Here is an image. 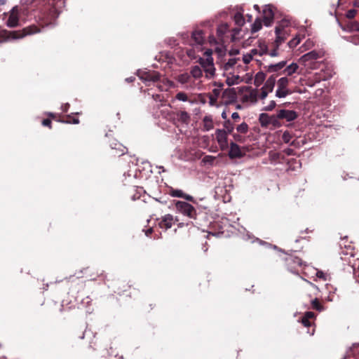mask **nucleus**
I'll use <instances>...</instances> for the list:
<instances>
[{
    "instance_id": "nucleus-16",
    "label": "nucleus",
    "mask_w": 359,
    "mask_h": 359,
    "mask_svg": "<svg viewBox=\"0 0 359 359\" xmlns=\"http://www.w3.org/2000/svg\"><path fill=\"white\" fill-rule=\"evenodd\" d=\"M173 223V216L172 215L168 214L163 217L161 222L159 223V225L161 228H165V229H168L171 228Z\"/></svg>"
},
{
    "instance_id": "nucleus-37",
    "label": "nucleus",
    "mask_w": 359,
    "mask_h": 359,
    "mask_svg": "<svg viewBox=\"0 0 359 359\" xmlns=\"http://www.w3.org/2000/svg\"><path fill=\"white\" fill-rule=\"evenodd\" d=\"M236 63V60L234 58H231L229 60V61L224 65V69L228 70L233 66H234Z\"/></svg>"
},
{
    "instance_id": "nucleus-36",
    "label": "nucleus",
    "mask_w": 359,
    "mask_h": 359,
    "mask_svg": "<svg viewBox=\"0 0 359 359\" xmlns=\"http://www.w3.org/2000/svg\"><path fill=\"white\" fill-rule=\"evenodd\" d=\"M176 99L180 101L186 102L187 101L188 97L186 93L180 92L176 95Z\"/></svg>"
},
{
    "instance_id": "nucleus-19",
    "label": "nucleus",
    "mask_w": 359,
    "mask_h": 359,
    "mask_svg": "<svg viewBox=\"0 0 359 359\" xmlns=\"http://www.w3.org/2000/svg\"><path fill=\"white\" fill-rule=\"evenodd\" d=\"M192 39L196 45H201L204 41V38L201 31H195L191 36Z\"/></svg>"
},
{
    "instance_id": "nucleus-7",
    "label": "nucleus",
    "mask_w": 359,
    "mask_h": 359,
    "mask_svg": "<svg viewBox=\"0 0 359 359\" xmlns=\"http://www.w3.org/2000/svg\"><path fill=\"white\" fill-rule=\"evenodd\" d=\"M20 8L18 6L13 7L8 13V18L6 21V26L8 27H15L19 25Z\"/></svg>"
},
{
    "instance_id": "nucleus-20",
    "label": "nucleus",
    "mask_w": 359,
    "mask_h": 359,
    "mask_svg": "<svg viewBox=\"0 0 359 359\" xmlns=\"http://www.w3.org/2000/svg\"><path fill=\"white\" fill-rule=\"evenodd\" d=\"M276 83V80L273 77L269 78L265 82L264 85L263 86L262 88L268 91L269 93H271L273 91L274 86Z\"/></svg>"
},
{
    "instance_id": "nucleus-9",
    "label": "nucleus",
    "mask_w": 359,
    "mask_h": 359,
    "mask_svg": "<svg viewBox=\"0 0 359 359\" xmlns=\"http://www.w3.org/2000/svg\"><path fill=\"white\" fill-rule=\"evenodd\" d=\"M139 77L145 83L156 82L159 79V74L154 72H142L139 73Z\"/></svg>"
},
{
    "instance_id": "nucleus-46",
    "label": "nucleus",
    "mask_w": 359,
    "mask_h": 359,
    "mask_svg": "<svg viewBox=\"0 0 359 359\" xmlns=\"http://www.w3.org/2000/svg\"><path fill=\"white\" fill-rule=\"evenodd\" d=\"M233 34H231V41H235L236 39V34H239L240 29L236 28L233 29Z\"/></svg>"
},
{
    "instance_id": "nucleus-15",
    "label": "nucleus",
    "mask_w": 359,
    "mask_h": 359,
    "mask_svg": "<svg viewBox=\"0 0 359 359\" xmlns=\"http://www.w3.org/2000/svg\"><path fill=\"white\" fill-rule=\"evenodd\" d=\"M229 156L231 158H239L242 156V152L241 151L240 147L237 144L234 142H231L230 144Z\"/></svg>"
},
{
    "instance_id": "nucleus-40",
    "label": "nucleus",
    "mask_w": 359,
    "mask_h": 359,
    "mask_svg": "<svg viewBox=\"0 0 359 359\" xmlns=\"http://www.w3.org/2000/svg\"><path fill=\"white\" fill-rule=\"evenodd\" d=\"M225 128L226 129V133H231L233 130V126L231 123L229 121L225 123Z\"/></svg>"
},
{
    "instance_id": "nucleus-33",
    "label": "nucleus",
    "mask_w": 359,
    "mask_h": 359,
    "mask_svg": "<svg viewBox=\"0 0 359 359\" xmlns=\"http://www.w3.org/2000/svg\"><path fill=\"white\" fill-rule=\"evenodd\" d=\"M348 29L351 31L359 32V22H352L348 25Z\"/></svg>"
},
{
    "instance_id": "nucleus-61",
    "label": "nucleus",
    "mask_w": 359,
    "mask_h": 359,
    "mask_svg": "<svg viewBox=\"0 0 359 359\" xmlns=\"http://www.w3.org/2000/svg\"><path fill=\"white\" fill-rule=\"evenodd\" d=\"M153 97L154 98L155 100H157V98H159L160 96L158 95H156V96L153 95Z\"/></svg>"
},
{
    "instance_id": "nucleus-53",
    "label": "nucleus",
    "mask_w": 359,
    "mask_h": 359,
    "mask_svg": "<svg viewBox=\"0 0 359 359\" xmlns=\"http://www.w3.org/2000/svg\"><path fill=\"white\" fill-rule=\"evenodd\" d=\"M231 118L233 119H239L240 118V116L238 114V113L237 112H233L232 114H231Z\"/></svg>"
},
{
    "instance_id": "nucleus-35",
    "label": "nucleus",
    "mask_w": 359,
    "mask_h": 359,
    "mask_svg": "<svg viewBox=\"0 0 359 359\" xmlns=\"http://www.w3.org/2000/svg\"><path fill=\"white\" fill-rule=\"evenodd\" d=\"M258 48L259 56L265 54L267 51V46L265 44V43H261Z\"/></svg>"
},
{
    "instance_id": "nucleus-14",
    "label": "nucleus",
    "mask_w": 359,
    "mask_h": 359,
    "mask_svg": "<svg viewBox=\"0 0 359 359\" xmlns=\"http://www.w3.org/2000/svg\"><path fill=\"white\" fill-rule=\"evenodd\" d=\"M170 195L172 197L182 198L188 201H193L194 197L191 195L184 194L181 189H171L170 191Z\"/></svg>"
},
{
    "instance_id": "nucleus-30",
    "label": "nucleus",
    "mask_w": 359,
    "mask_h": 359,
    "mask_svg": "<svg viewBox=\"0 0 359 359\" xmlns=\"http://www.w3.org/2000/svg\"><path fill=\"white\" fill-rule=\"evenodd\" d=\"M234 20H235V22L236 23L239 25V26H241L244 24V19H243V15L238 13H236L235 15H234Z\"/></svg>"
},
{
    "instance_id": "nucleus-43",
    "label": "nucleus",
    "mask_w": 359,
    "mask_h": 359,
    "mask_svg": "<svg viewBox=\"0 0 359 359\" xmlns=\"http://www.w3.org/2000/svg\"><path fill=\"white\" fill-rule=\"evenodd\" d=\"M275 107H276V102H275V101L272 100L270 102L269 105H267L264 107V109L266 111H271L273 109H274Z\"/></svg>"
},
{
    "instance_id": "nucleus-63",
    "label": "nucleus",
    "mask_w": 359,
    "mask_h": 359,
    "mask_svg": "<svg viewBox=\"0 0 359 359\" xmlns=\"http://www.w3.org/2000/svg\"><path fill=\"white\" fill-rule=\"evenodd\" d=\"M168 87L172 86V83L170 82V81H168Z\"/></svg>"
},
{
    "instance_id": "nucleus-50",
    "label": "nucleus",
    "mask_w": 359,
    "mask_h": 359,
    "mask_svg": "<svg viewBox=\"0 0 359 359\" xmlns=\"http://www.w3.org/2000/svg\"><path fill=\"white\" fill-rule=\"evenodd\" d=\"M304 317L308 319L313 318L314 317V313L311 311H308L305 313Z\"/></svg>"
},
{
    "instance_id": "nucleus-22",
    "label": "nucleus",
    "mask_w": 359,
    "mask_h": 359,
    "mask_svg": "<svg viewBox=\"0 0 359 359\" xmlns=\"http://www.w3.org/2000/svg\"><path fill=\"white\" fill-rule=\"evenodd\" d=\"M203 128L205 131H209L213 128L212 119L210 116H206L203 118Z\"/></svg>"
},
{
    "instance_id": "nucleus-49",
    "label": "nucleus",
    "mask_w": 359,
    "mask_h": 359,
    "mask_svg": "<svg viewBox=\"0 0 359 359\" xmlns=\"http://www.w3.org/2000/svg\"><path fill=\"white\" fill-rule=\"evenodd\" d=\"M316 276L319 278H322L323 280H326V275L321 271H318L316 272Z\"/></svg>"
},
{
    "instance_id": "nucleus-13",
    "label": "nucleus",
    "mask_w": 359,
    "mask_h": 359,
    "mask_svg": "<svg viewBox=\"0 0 359 359\" xmlns=\"http://www.w3.org/2000/svg\"><path fill=\"white\" fill-rule=\"evenodd\" d=\"M222 98L226 104L234 102L236 99V93L233 89H226L222 93Z\"/></svg>"
},
{
    "instance_id": "nucleus-32",
    "label": "nucleus",
    "mask_w": 359,
    "mask_h": 359,
    "mask_svg": "<svg viewBox=\"0 0 359 359\" xmlns=\"http://www.w3.org/2000/svg\"><path fill=\"white\" fill-rule=\"evenodd\" d=\"M286 65V62L282 61L280 62H278L277 64L273 65L270 67V68L273 71H278L280 69H282L285 65Z\"/></svg>"
},
{
    "instance_id": "nucleus-44",
    "label": "nucleus",
    "mask_w": 359,
    "mask_h": 359,
    "mask_svg": "<svg viewBox=\"0 0 359 359\" xmlns=\"http://www.w3.org/2000/svg\"><path fill=\"white\" fill-rule=\"evenodd\" d=\"M269 93L268 91H266V90H264V88H261V93L259 95V98L262 99V100L265 99L267 97Z\"/></svg>"
},
{
    "instance_id": "nucleus-62",
    "label": "nucleus",
    "mask_w": 359,
    "mask_h": 359,
    "mask_svg": "<svg viewBox=\"0 0 359 359\" xmlns=\"http://www.w3.org/2000/svg\"><path fill=\"white\" fill-rule=\"evenodd\" d=\"M6 0H0V4L3 5L6 3Z\"/></svg>"
},
{
    "instance_id": "nucleus-11",
    "label": "nucleus",
    "mask_w": 359,
    "mask_h": 359,
    "mask_svg": "<svg viewBox=\"0 0 359 359\" xmlns=\"http://www.w3.org/2000/svg\"><path fill=\"white\" fill-rule=\"evenodd\" d=\"M278 118L286 119L287 121H292L294 120L297 115L294 111L281 109L277 114Z\"/></svg>"
},
{
    "instance_id": "nucleus-3",
    "label": "nucleus",
    "mask_w": 359,
    "mask_h": 359,
    "mask_svg": "<svg viewBox=\"0 0 359 359\" xmlns=\"http://www.w3.org/2000/svg\"><path fill=\"white\" fill-rule=\"evenodd\" d=\"M323 56V53L320 50H311L303 55L299 59V62L306 68L313 69L316 67V61Z\"/></svg>"
},
{
    "instance_id": "nucleus-25",
    "label": "nucleus",
    "mask_w": 359,
    "mask_h": 359,
    "mask_svg": "<svg viewBox=\"0 0 359 359\" xmlns=\"http://www.w3.org/2000/svg\"><path fill=\"white\" fill-rule=\"evenodd\" d=\"M297 69H298L297 64L293 62L285 69L284 72L287 75L291 76L292 74H293L294 73H295L297 72Z\"/></svg>"
},
{
    "instance_id": "nucleus-2",
    "label": "nucleus",
    "mask_w": 359,
    "mask_h": 359,
    "mask_svg": "<svg viewBox=\"0 0 359 359\" xmlns=\"http://www.w3.org/2000/svg\"><path fill=\"white\" fill-rule=\"evenodd\" d=\"M39 32V29L36 27H27L20 31H0V43L8 41L13 39H19L25 37L27 35L32 34Z\"/></svg>"
},
{
    "instance_id": "nucleus-6",
    "label": "nucleus",
    "mask_w": 359,
    "mask_h": 359,
    "mask_svg": "<svg viewBox=\"0 0 359 359\" xmlns=\"http://www.w3.org/2000/svg\"><path fill=\"white\" fill-rule=\"evenodd\" d=\"M288 22L286 20L282 21L276 27V43L277 47L279 46L280 44H281L287 38V32L285 30V28L287 27Z\"/></svg>"
},
{
    "instance_id": "nucleus-59",
    "label": "nucleus",
    "mask_w": 359,
    "mask_h": 359,
    "mask_svg": "<svg viewBox=\"0 0 359 359\" xmlns=\"http://www.w3.org/2000/svg\"><path fill=\"white\" fill-rule=\"evenodd\" d=\"M152 231V229H149L147 230V231L146 232V235L148 236L149 233H151Z\"/></svg>"
},
{
    "instance_id": "nucleus-18",
    "label": "nucleus",
    "mask_w": 359,
    "mask_h": 359,
    "mask_svg": "<svg viewBox=\"0 0 359 359\" xmlns=\"http://www.w3.org/2000/svg\"><path fill=\"white\" fill-rule=\"evenodd\" d=\"M190 74L194 79L198 80L203 76V70L199 66L195 65L191 67Z\"/></svg>"
},
{
    "instance_id": "nucleus-57",
    "label": "nucleus",
    "mask_w": 359,
    "mask_h": 359,
    "mask_svg": "<svg viewBox=\"0 0 359 359\" xmlns=\"http://www.w3.org/2000/svg\"><path fill=\"white\" fill-rule=\"evenodd\" d=\"M134 79H135V78L131 76V77L127 78V79H126V81L127 82H133V81H134Z\"/></svg>"
},
{
    "instance_id": "nucleus-34",
    "label": "nucleus",
    "mask_w": 359,
    "mask_h": 359,
    "mask_svg": "<svg viewBox=\"0 0 359 359\" xmlns=\"http://www.w3.org/2000/svg\"><path fill=\"white\" fill-rule=\"evenodd\" d=\"M300 41L301 39L298 36H296L289 41L288 45L290 48H294L300 43Z\"/></svg>"
},
{
    "instance_id": "nucleus-10",
    "label": "nucleus",
    "mask_w": 359,
    "mask_h": 359,
    "mask_svg": "<svg viewBox=\"0 0 359 359\" xmlns=\"http://www.w3.org/2000/svg\"><path fill=\"white\" fill-rule=\"evenodd\" d=\"M263 16L264 25L267 27L270 26L274 17V12L271 5L265 6L263 9Z\"/></svg>"
},
{
    "instance_id": "nucleus-42",
    "label": "nucleus",
    "mask_w": 359,
    "mask_h": 359,
    "mask_svg": "<svg viewBox=\"0 0 359 359\" xmlns=\"http://www.w3.org/2000/svg\"><path fill=\"white\" fill-rule=\"evenodd\" d=\"M180 118L183 120L184 121H187L189 119V115L186 111H181L180 112Z\"/></svg>"
},
{
    "instance_id": "nucleus-47",
    "label": "nucleus",
    "mask_w": 359,
    "mask_h": 359,
    "mask_svg": "<svg viewBox=\"0 0 359 359\" xmlns=\"http://www.w3.org/2000/svg\"><path fill=\"white\" fill-rule=\"evenodd\" d=\"M312 305L313 307L316 309L317 310H321V307L319 304V302L316 299L312 301Z\"/></svg>"
},
{
    "instance_id": "nucleus-27",
    "label": "nucleus",
    "mask_w": 359,
    "mask_h": 359,
    "mask_svg": "<svg viewBox=\"0 0 359 359\" xmlns=\"http://www.w3.org/2000/svg\"><path fill=\"white\" fill-rule=\"evenodd\" d=\"M236 130L238 133L246 134L248 131V126L246 123L243 122L237 126Z\"/></svg>"
},
{
    "instance_id": "nucleus-29",
    "label": "nucleus",
    "mask_w": 359,
    "mask_h": 359,
    "mask_svg": "<svg viewBox=\"0 0 359 359\" xmlns=\"http://www.w3.org/2000/svg\"><path fill=\"white\" fill-rule=\"evenodd\" d=\"M189 79L190 76L187 73H184L178 76L177 81L180 83L184 84L189 82Z\"/></svg>"
},
{
    "instance_id": "nucleus-31",
    "label": "nucleus",
    "mask_w": 359,
    "mask_h": 359,
    "mask_svg": "<svg viewBox=\"0 0 359 359\" xmlns=\"http://www.w3.org/2000/svg\"><path fill=\"white\" fill-rule=\"evenodd\" d=\"M292 138V135L290 134L288 131H285L283 134L282 139L283 142L286 144H288L290 142V140Z\"/></svg>"
},
{
    "instance_id": "nucleus-21",
    "label": "nucleus",
    "mask_w": 359,
    "mask_h": 359,
    "mask_svg": "<svg viewBox=\"0 0 359 359\" xmlns=\"http://www.w3.org/2000/svg\"><path fill=\"white\" fill-rule=\"evenodd\" d=\"M259 121L262 126H266L273 120V118L269 116L267 114H261L259 116Z\"/></svg>"
},
{
    "instance_id": "nucleus-8",
    "label": "nucleus",
    "mask_w": 359,
    "mask_h": 359,
    "mask_svg": "<svg viewBox=\"0 0 359 359\" xmlns=\"http://www.w3.org/2000/svg\"><path fill=\"white\" fill-rule=\"evenodd\" d=\"M215 136L221 149H226L229 145L226 132L225 130L218 129L215 132Z\"/></svg>"
},
{
    "instance_id": "nucleus-26",
    "label": "nucleus",
    "mask_w": 359,
    "mask_h": 359,
    "mask_svg": "<svg viewBox=\"0 0 359 359\" xmlns=\"http://www.w3.org/2000/svg\"><path fill=\"white\" fill-rule=\"evenodd\" d=\"M313 46H314V42L313 41V40L309 39L300 47V50L302 52L306 51L308 50L311 49Z\"/></svg>"
},
{
    "instance_id": "nucleus-24",
    "label": "nucleus",
    "mask_w": 359,
    "mask_h": 359,
    "mask_svg": "<svg viewBox=\"0 0 359 359\" xmlns=\"http://www.w3.org/2000/svg\"><path fill=\"white\" fill-rule=\"evenodd\" d=\"M265 77H266V75L264 72H257L255 76V81H254L255 84L257 86H260L263 83V81L265 80Z\"/></svg>"
},
{
    "instance_id": "nucleus-1",
    "label": "nucleus",
    "mask_w": 359,
    "mask_h": 359,
    "mask_svg": "<svg viewBox=\"0 0 359 359\" xmlns=\"http://www.w3.org/2000/svg\"><path fill=\"white\" fill-rule=\"evenodd\" d=\"M212 50L207 49L203 57H200L198 60V62L203 68L205 72V76L208 79H213L216 74V68L214 64V60L212 57Z\"/></svg>"
},
{
    "instance_id": "nucleus-56",
    "label": "nucleus",
    "mask_w": 359,
    "mask_h": 359,
    "mask_svg": "<svg viewBox=\"0 0 359 359\" xmlns=\"http://www.w3.org/2000/svg\"><path fill=\"white\" fill-rule=\"evenodd\" d=\"M270 55L272 56V57H275V56H277L278 55V51L277 50H272L271 53H270Z\"/></svg>"
},
{
    "instance_id": "nucleus-45",
    "label": "nucleus",
    "mask_w": 359,
    "mask_h": 359,
    "mask_svg": "<svg viewBox=\"0 0 359 359\" xmlns=\"http://www.w3.org/2000/svg\"><path fill=\"white\" fill-rule=\"evenodd\" d=\"M233 137L236 142H243L244 141L243 137L239 134H233Z\"/></svg>"
},
{
    "instance_id": "nucleus-52",
    "label": "nucleus",
    "mask_w": 359,
    "mask_h": 359,
    "mask_svg": "<svg viewBox=\"0 0 359 359\" xmlns=\"http://www.w3.org/2000/svg\"><path fill=\"white\" fill-rule=\"evenodd\" d=\"M250 53L254 57L255 55H259V48H253L250 51Z\"/></svg>"
},
{
    "instance_id": "nucleus-39",
    "label": "nucleus",
    "mask_w": 359,
    "mask_h": 359,
    "mask_svg": "<svg viewBox=\"0 0 359 359\" xmlns=\"http://www.w3.org/2000/svg\"><path fill=\"white\" fill-rule=\"evenodd\" d=\"M252 57H253L252 55L250 54V53H248L247 54L243 55V60L244 63L248 64L252 60Z\"/></svg>"
},
{
    "instance_id": "nucleus-38",
    "label": "nucleus",
    "mask_w": 359,
    "mask_h": 359,
    "mask_svg": "<svg viewBox=\"0 0 359 359\" xmlns=\"http://www.w3.org/2000/svg\"><path fill=\"white\" fill-rule=\"evenodd\" d=\"M215 160V156L208 155L203 158V162H204L205 163L212 164Z\"/></svg>"
},
{
    "instance_id": "nucleus-54",
    "label": "nucleus",
    "mask_w": 359,
    "mask_h": 359,
    "mask_svg": "<svg viewBox=\"0 0 359 359\" xmlns=\"http://www.w3.org/2000/svg\"><path fill=\"white\" fill-rule=\"evenodd\" d=\"M64 122H65V123H73L74 124H77V123H79V119H78V118H74V119L72 120V121H64Z\"/></svg>"
},
{
    "instance_id": "nucleus-41",
    "label": "nucleus",
    "mask_w": 359,
    "mask_h": 359,
    "mask_svg": "<svg viewBox=\"0 0 359 359\" xmlns=\"http://www.w3.org/2000/svg\"><path fill=\"white\" fill-rule=\"evenodd\" d=\"M356 13H357V11L355 10L351 9L347 11L346 16L349 19H352L355 16Z\"/></svg>"
},
{
    "instance_id": "nucleus-12",
    "label": "nucleus",
    "mask_w": 359,
    "mask_h": 359,
    "mask_svg": "<svg viewBox=\"0 0 359 359\" xmlns=\"http://www.w3.org/2000/svg\"><path fill=\"white\" fill-rule=\"evenodd\" d=\"M223 87L222 83H219L218 88H214L209 95V103L211 106L217 104V98L220 95L222 88Z\"/></svg>"
},
{
    "instance_id": "nucleus-48",
    "label": "nucleus",
    "mask_w": 359,
    "mask_h": 359,
    "mask_svg": "<svg viewBox=\"0 0 359 359\" xmlns=\"http://www.w3.org/2000/svg\"><path fill=\"white\" fill-rule=\"evenodd\" d=\"M302 323L305 327H309L311 325V323L309 321V319L306 318V317H303L302 319Z\"/></svg>"
},
{
    "instance_id": "nucleus-28",
    "label": "nucleus",
    "mask_w": 359,
    "mask_h": 359,
    "mask_svg": "<svg viewBox=\"0 0 359 359\" xmlns=\"http://www.w3.org/2000/svg\"><path fill=\"white\" fill-rule=\"evenodd\" d=\"M262 27V22L259 19H256L254 23L252 25V32H257L259 31Z\"/></svg>"
},
{
    "instance_id": "nucleus-5",
    "label": "nucleus",
    "mask_w": 359,
    "mask_h": 359,
    "mask_svg": "<svg viewBox=\"0 0 359 359\" xmlns=\"http://www.w3.org/2000/svg\"><path fill=\"white\" fill-rule=\"evenodd\" d=\"M176 211L179 213L184 215L189 218H193L195 215V209L191 204L177 201L175 202Z\"/></svg>"
},
{
    "instance_id": "nucleus-58",
    "label": "nucleus",
    "mask_w": 359,
    "mask_h": 359,
    "mask_svg": "<svg viewBox=\"0 0 359 359\" xmlns=\"http://www.w3.org/2000/svg\"><path fill=\"white\" fill-rule=\"evenodd\" d=\"M187 54H188V55H189V57H194V56L192 55V53H191V50H189V51H187Z\"/></svg>"
},
{
    "instance_id": "nucleus-17",
    "label": "nucleus",
    "mask_w": 359,
    "mask_h": 359,
    "mask_svg": "<svg viewBox=\"0 0 359 359\" xmlns=\"http://www.w3.org/2000/svg\"><path fill=\"white\" fill-rule=\"evenodd\" d=\"M229 27L228 25L226 23L221 24L217 27V34L221 41H224L225 35L227 33Z\"/></svg>"
},
{
    "instance_id": "nucleus-64",
    "label": "nucleus",
    "mask_w": 359,
    "mask_h": 359,
    "mask_svg": "<svg viewBox=\"0 0 359 359\" xmlns=\"http://www.w3.org/2000/svg\"><path fill=\"white\" fill-rule=\"evenodd\" d=\"M255 9L259 11V6L257 5L254 6Z\"/></svg>"
},
{
    "instance_id": "nucleus-23",
    "label": "nucleus",
    "mask_w": 359,
    "mask_h": 359,
    "mask_svg": "<svg viewBox=\"0 0 359 359\" xmlns=\"http://www.w3.org/2000/svg\"><path fill=\"white\" fill-rule=\"evenodd\" d=\"M226 81V83L231 86L239 83L241 78L238 75L228 76Z\"/></svg>"
},
{
    "instance_id": "nucleus-51",
    "label": "nucleus",
    "mask_w": 359,
    "mask_h": 359,
    "mask_svg": "<svg viewBox=\"0 0 359 359\" xmlns=\"http://www.w3.org/2000/svg\"><path fill=\"white\" fill-rule=\"evenodd\" d=\"M42 124H43V126H48V127H50L51 121H50V120H49V119H44V120L42 121Z\"/></svg>"
},
{
    "instance_id": "nucleus-55",
    "label": "nucleus",
    "mask_w": 359,
    "mask_h": 359,
    "mask_svg": "<svg viewBox=\"0 0 359 359\" xmlns=\"http://www.w3.org/2000/svg\"><path fill=\"white\" fill-rule=\"evenodd\" d=\"M120 147L121 148L118 149L120 150V152L117 153V154L122 155V154H123L125 153L126 148L123 147L122 146H120Z\"/></svg>"
},
{
    "instance_id": "nucleus-60",
    "label": "nucleus",
    "mask_w": 359,
    "mask_h": 359,
    "mask_svg": "<svg viewBox=\"0 0 359 359\" xmlns=\"http://www.w3.org/2000/svg\"><path fill=\"white\" fill-rule=\"evenodd\" d=\"M222 117L223 118H226V113H225V112H223V113L222 114Z\"/></svg>"
},
{
    "instance_id": "nucleus-4",
    "label": "nucleus",
    "mask_w": 359,
    "mask_h": 359,
    "mask_svg": "<svg viewBox=\"0 0 359 359\" xmlns=\"http://www.w3.org/2000/svg\"><path fill=\"white\" fill-rule=\"evenodd\" d=\"M289 79L287 77H281L277 81V89L276 90V96L278 98H285L292 93L288 88Z\"/></svg>"
}]
</instances>
